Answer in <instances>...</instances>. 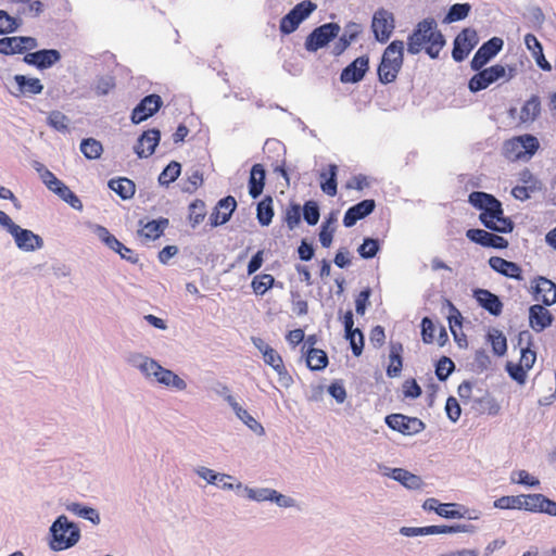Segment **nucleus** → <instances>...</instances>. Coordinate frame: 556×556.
<instances>
[{
	"mask_svg": "<svg viewBox=\"0 0 556 556\" xmlns=\"http://www.w3.org/2000/svg\"><path fill=\"white\" fill-rule=\"evenodd\" d=\"M468 202L480 211L479 220L486 229L497 233L513 230V222L503 215L502 203L494 195L475 191L468 195Z\"/></svg>",
	"mask_w": 556,
	"mask_h": 556,
	"instance_id": "obj_1",
	"label": "nucleus"
},
{
	"mask_svg": "<svg viewBox=\"0 0 556 556\" xmlns=\"http://www.w3.org/2000/svg\"><path fill=\"white\" fill-rule=\"evenodd\" d=\"M444 47V38L438 29V24L433 18H426L417 23L415 30L408 35L407 52L418 54L425 51L428 58L434 60Z\"/></svg>",
	"mask_w": 556,
	"mask_h": 556,
	"instance_id": "obj_2",
	"label": "nucleus"
},
{
	"mask_svg": "<svg viewBox=\"0 0 556 556\" xmlns=\"http://www.w3.org/2000/svg\"><path fill=\"white\" fill-rule=\"evenodd\" d=\"M403 65V41L393 40L386 50L378 65L379 83L387 85L394 83Z\"/></svg>",
	"mask_w": 556,
	"mask_h": 556,
	"instance_id": "obj_3",
	"label": "nucleus"
},
{
	"mask_svg": "<svg viewBox=\"0 0 556 556\" xmlns=\"http://www.w3.org/2000/svg\"><path fill=\"white\" fill-rule=\"evenodd\" d=\"M539 140L532 135H519L507 139L502 147V154L508 161L529 160L539 150Z\"/></svg>",
	"mask_w": 556,
	"mask_h": 556,
	"instance_id": "obj_4",
	"label": "nucleus"
},
{
	"mask_svg": "<svg viewBox=\"0 0 556 556\" xmlns=\"http://www.w3.org/2000/svg\"><path fill=\"white\" fill-rule=\"evenodd\" d=\"M50 548L63 551L76 544L79 540V529L74 522H70L67 517L60 516L50 527Z\"/></svg>",
	"mask_w": 556,
	"mask_h": 556,
	"instance_id": "obj_5",
	"label": "nucleus"
},
{
	"mask_svg": "<svg viewBox=\"0 0 556 556\" xmlns=\"http://www.w3.org/2000/svg\"><path fill=\"white\" fill-rule=\"evenodd\" d=\"M139 369H141L142 374L146 376L154 377L156 382L167 388H174L178 391H184L187 388V383L182 378L174 374L172 370L163 368L151 358L142 361L141 365H139Z\"/></svg>",
	"mask_w": 556,
	"mask_h": 556,
	"instance_id": "obj_6",
	"label": "nucleus"
},
{
	"mask_svg": "<svg viewBox=\"0 0 556 556\" xmlns=\"http://www.w3.org/2000/svg\"><path fill=\"white\" fill-rule=\"evenodd\" d=\"M475 71L478 73L472 75L470 80H468V89H470L472 93L485 90L493 83H497L501 79L505 81L509 79V77H506V70L502 64Z\"/></svg>",
	"mask_w": 556,
	"mask_h": 556,
	"instance_id": "obj_7",
	"label": "nucleus"
},
{
	"mask_svg": "<svg viewBox=\"0 0 556 556\" xmlns=\"http://www.w3.org/2000/svg\"><path fill=\"white\" fill-rule=\"evenodd\" d=\"M339 30L340 27L337 23H327L315 28V30L307 36V39H305V49L311 52H316L334 39Z\"/></svg>",
	"mask_w": 556,
	"mask_h": 556,
	"instance_id": "obj_8",
	"label": "nucleus"
},
{
	"mask_svg": "<svg viewBox=\"0 0 556 556\" xmlns=\"http://www.w3.org/2000/svg\"><path fill=\"white\" fill-rule=\"evenodd\" d=\"M479 43V36L475 29L465 28L463 31L457 34L453 42L452 58L456 62H462L471 50Z\"/></svg>",
	"mask_w": 556,
	"mask_h": 556,
	"instance_id": "obj_9",
	"label": "nucleus"
},
{
	"mask_svg": "<svg viewBox=\"0 0 556 556\" xmlns=\"http://www.w3.org/2000/svg\"><path fill=\"white\" fill-rule=\"evenodd\" d=\"M386 425L404 435L417 434L425 429L422 420L403 414H391L387 416Z\"/></svg>",
	"mask_w": 556,
	"mask_h": 556,
	"instance_id": "obj_10",
	"label": "nucleus"
},
{
	"mask_svg": "<svg viewBox=\"0 0 556 556\" xmlns=\"http://www.w3.org/2000/svg\"><path fill=\"white\" fill-rule=\"evenodd\" d=\"M503 47V40L500 37H493L486 42L482 43L478 51H476L475 56L471 59V70L480 71L493 59L498 52H501Z\"/></svg>",
	"mask_w": 556,
	"mask_h": 556,
	"instance_id": "obj_11",
	"label": "nucleus"
},
{
	"mask_svg": "<svg viewBox=\"0 0 556 556\" xmlns=\"http://www.w3.org/2000/svg\"><path fill=\"white\" fill-rule=\"evenodd\" d=\"M38 46L33 37H4L0 39V54H23L35 49Z\"/></svg>",
	"mask_w": 556,
	"mask_h": 556,
	"instance_id": "obj_12",
	"label": "nucleus"
},
{
	"mask_svg": "<svg viewBox=\"0 0 556 556\" xmlns=\"http://www.w3.org/2000/svg\"><path fill=\"white\" fill-rule=\"evenodd\" d=\"M162 100L159 94L153 93L142 98V100L139 101L137 106H135L134 111H131V123L140 124L147 121L160 110Z\"/></svg>",
	"mask_w": 556,
	"mask_h": 556,
	"instance_id": "obj_13",
	"label": "nucleus"
},
{
	"mask_svg": "<svg viewBox=\"0 0 556 556\" xmlns=\"http://www.w3.org/2000/svg\"><path fill=\"white\" fill-rule=\"evenodd\" d=\"M371 28H374L376 40L380 43H386L394 30V18L392 14L383 9L376 11L374 21H371Z\"/></svg>",
	"mask_w": 556,
	"mask_h": 556,
	"instance_id": "obj_14",
	"label": "nucleus"
},
{
	"mask_svg": "<svg viewBox=\"0 0 556 556\" xmlns=\"http://www.w3.org/2000/svg\"><path fill=\"white\" fill-rule=\"evenodd\" d=\"M97 236L100 238L101 242L105 244L109 249L115 251V253L119 254L123 260L136 264L138 262V256L135 252L123 244L116 237H114L109 229L103 226L97 227Z\"/></svg>",
	"mask_w": 556,
	"mask_h": 556,
	"instance_id": "obj_15",
	"label": "nucleus"
},
{
	"mask_svg": "<svg viewBox=\"0 0 556 556\" xmlns=\"http://www.w3.org/2000/svg\"><path fill=\"white\" fill-rule=\"evenodd\" d=\"M468 240L483 247V248H491V249H506L507 248V240L498 235L491 233L486 230L482 229H469L467 230Z\"/></svg>",
	"mask_w": 556,
	"mask_h": 556,
	"instance_id": "obj_16",
	"label": "nucleus"
},
{
	"mask_svg": "<svg viewBox=\"0 0 556 556\" xmlns=\"http://www.w3.org/2000/svg\"><path fill=\"white\" fill-rule=\"evenodd\" d=\"M533 290L534 301L542 302L545 306H551L556 302V286L552 280L543 276L536 277Z\"/></svg>",
	"mask_w": 556,
	"mask_h": 556,
	"instance_id": "obj_17",
	"label": "nucleus"
},
{
	"mask_svg": "<svg viewBox=\"0 0 556 556\" xmlns=\"http://www.w3.org/2000/svg\"><path fill=\"white\" fill-rule=\"evenodd\" d=\"M375 200H363L345 211L344 218H342V224H344L345 227H352L357 222L370 215L375 211Z\"/></svg>",
	"mask_w": 556,
	"mask_h": 556,
	"instance_id": "obj_18",
	"label": "nucleus"
},
{
	"mask_svg": "<svg viewBox=\"0 0 556 556\" xmlns=\"http://www.w3.org/2000/svg\"><path fill=\"white\" fill-rule=\"evenodd\" d=\"M342 323H344L345 338L350 342L353 355L361 356L362 351H364V334L358 328L353 327V313L351 311H346Z\"/></svg>",
	"mask_w": 556,
	"mask_h": 556,
	"instance_id": "obj_19",
	"label": "nucleus"
},
{
	"mask_svg": "<svg viewBox=\"0 0 556 556\" xmlns=\"http://www.w3.org/2000/svg\"><path fill=\"white\" fill-rule=\"evenodd\" d=\"M9 233L15 240L16 247L23 251L33 252L42 248V239L28 229H13Z\"/></svg>",
	"mask_w": 556,
	"mask_h": 556,
	"instance_id": "obj_20",
	"label": "nucleus"
},
{
	"mask_svg": "<svg viewBox=\"0 0 556 556\" xmlns=\"http://www.w3.org/2000/svg\"><path fill=\"white\" fill-rule=\"evenodd\" d=\"M235 210L236 200L233 197L227 195L220 199L211 214V226L218 227L228 223V219L231 217Z\"/></svg>",
	"mask_w": 556,
	"mask_h": 556,
	"instance_id": "obj_21",
	"label": "nucleus"
},
{
	"mask_svg": "<svg viewBox=\"0 0 556 556\" xmlns=\"http://www.w3.org/2000/svg\"><path fill=\"white\" fill-rule=\"evenodd\" d=\"M368 71V56L362 55L359 58L354 59L353 62L349 64L341 72V81L344 84H356L361 81L365 73Z\"/></svg>",
	"mask_w": 556,
	"mask_h": 556,
	"instance_id": "obj_22",
	"label": "nucleus"
},
{
	"mask_svg": "<svg viewBox=\"0 0 556 556\" xmlns=\"http://www.w3.org/2000/svg\"><path fill=\"white\" fill-rule=\"evenodd\" d=\"M60 59V52L54 49L39 50L26 53V55H24V62L41 70L52 66L53 64L59 62Z\"/></svg>",
	"mask_w": 556,
	"mask_h": 556,
	"instance_id": "obj_23",
	"label": "nucleus"
},
{
	"mask_svg": "<svg viewBox=\"0 0 556 556\" xmlns=\"http://www.w3.org/2000/svg\"><path fill=\"white\" fill-rule=\"evenodd\" d=\"M161 132L157 129H148L142 132L138 138L137 146H135V153L138 157H148L153 154L157 143H160Z\"/></svg>",
	"mask_w": 556,
	"mask_h": 556,
	"instance_id": "obj_24",
	"label": "nucleus"
},
{
	"mask_svg": "<svg viewBox=\"0 0 556 556\" xmlns=\"http://www.w3.org/2000/svg\"><path fill=\"white\" fill-rule=\"evenodd\" d=\"M517 344L520 346V359L517 366L532 368L535 363V351L532 349V336L529 331H520L517 337Z\"/></svg>",
	"mask_w": 556,
	"mask_h": 556,
	"instance_id": "obj_25",
	"label": "nucleus"
},
{
	"mask_svg": "<svg viewBox=\"0 0 556 556\" xmlns=\"http://www.w3.org/2000/svg\"><path fill=\"white\" fill-rule=\"evenodd\" d=\"M491 269L501 274L504 277L511 278L515 280H522L521 268L517 263L507 261L500 256H491L489 260Z\"/></svg>",
	"mask_w": 556,
	"mask_h": 556,
	"instance_id": "obj_26",
	"label": "nucleus"
},
{
	"mask_svg": "<svg viewBox=\"0 0 556 556\" xmlns=\"http://www.w3.org/2000/svg\"><path fill=\"white\" fill-rule=\"evenodd\" d=\"M553 314L543 305L533 304L530 307V327L534 332H541L553 325Z\"/></svg>",
	"mask_w": 556,
	"mask_h": 556,
	"instance_id": "obj_27",
	"label": "nucleus"
},
{
	"mask_svg": "<svg viewBox=\"0 0 556 556\" xmlns=\"http://www.w3.org/2000/svg\"><path fill=\"white\" fill-rule=\"evenodd\" d=\"M476 301L479 302L480 306L491 313L493 316H500L502 313V302L497 295L493 294L486 289H478L475 292Z\"/></svg>",
	"mask_w": 556,
	"mask_h": 556,
	"instance_id": "obj_28",
	"label": "nucleus"
},
{
	"mask_svg": "<svg viewBox=\"0 0 556 556\" xmlns=\"http://www.w3.org/2000/svg\"><path fill=\"white\" fill-rule=\"evenodd\" d=\"M338 175V166L336 164L328 165L326 170L319 174V186L324 193L336 197L338 193V182L336 176Z\"/></svg>",
	"mask_w": 556,
	"mask_h": 556,
	"instance_id": "obj_29",
	"label": "nucleus"
},
{
	"mask_svg": "<svg viewBox=\"0 0 556 556\" xmlns=\"http://www.w3.org/2000/svg\"><path fill=\"white\" fill-rule=\"evenodd\" d=\"M542 111L539 96H531L529 100L523 103L519 111L520 124H532L539 117Z\"/></svg>",
	"mask_w": 556,
	"mask_h": 556,
	"instance_id": "obj_30",
	"label": "nucleus"
},
{
	"mask_svg": "<svg viewBox=\"0 0 556 556\" xmlns=\"http://www.w3.org/2000/svg\"><path fill=\"white\" fill-rule=\"evenodd\" d=\"M264 181H265V169L264 166L256 163L250 169L249 177V194L253 199H256L261 195L262 191H264Z\"/></svg>",
	"mask_w": 556,
	"mask_h": 556,
	"instance_id": "obj_31",
	"label": "nucleus"
},
{
	"mask_svg": "<svg viewBox=\"0 0 556 556\" xmlns=\"http://www.w3.org/2000/svg\"><path fill=\"white\" fill-rule=\"evenodd\" d=\"M403 346L400 342H390L389 366H387V377L395 378L402 371Z\"/></svg>",
	"mask_w": 556,
	"mask_h": 556,
	"instance_id": "obj_32",
	"label": "nucleus"
},
{
	"mask_svg": "<svg viewBox=\"0 0 556 556\" xmlns=\"http://www.w3.org/2000/svg\"><path fill=\"white\" fill-rule=\"evenodd\" d=\"M305 354V362H307L308 369L313 371H321L328 365V356L324 350H319L316 348H308L306 350H302Z\"/></svg>",
	"mask_w": 556,
	"mask_h": 556,
	"instance_id": "obj_33",
	"label": "nucleus"
},
{
	"mask_svg": "<svg viewBox=\"0 0 556 556\" xmlns=\"http://www.w3.org/2000/svg\"><path fill=\"white\" fill-rule=\"evenodd\" d=\"M109 188L123 200H129L135 195V182L126 177L109 180Z\"/></svg>",
	"mask_w": 556,
	"mask_h": 556,
	"instance_id": "obj_34",
	"label": "nucleus"
},
{
	"mask_svg": "<svg viewBox=\"0 0 556 556\" xmlns=\"http://www.w3.org/2000/svg\"><path fill=\"white\" fill-rule=\"evenodd\" d=\"M391 478L401 482L403 486L409 490H419L421 488L420 477L402 468H394L391 471Z\"/></svg>",
	"mask_w": 556,
	"mask_h": 556,
	"instance_id": "obj_35",
	"label": "nucleus"
},
{
	"mask_svg": "<svg viewBox=\"0 0 556 556\" xmlns=\"http://www.w3.org/2000/svg\"><path fill=\"white\" fill-rule=\"evenodd\" d=\"M167 226L168 219L166 218H161L159 220H150L142 225L141 230H139V233H141V236L150 240H156L164 233V230Z\"/></svg>",
	"mask_w": 556,
	"mask_h": 556,
	"instance_id": "obj_36",
	"label": "nucleus"
},
{
	"mask_svg": "<svg viewBox=\"0 0 556 556\" xmlns=\"http://www.w3.org/2000/svg\"><path fill=\"white\" fill-rule=\"evenodd\" d=\"M15 83L18 85L20 94H39L42 85L38 78H26L24 75H15Z\"/></svg>",
	"mask_w": 556,
	"mask_h": 556,
	"instance_id": "obj_37",
	"label": "nucleus"
},
{
	"mask_svg": "<svg viewBox=\"0 0 556 556\" xmlns=\"http://www.w3.org/2000/svg\"><path fill=\"white\" fill-rule=\"evenodd\" d=\"M274 286L275 277L271 274H257L253 276L252 283H250L255 295H264Z\"/></svg>",
	"mask_w": 556,
	"mask_h": 556,
	"instance_id": "obj_38",
	"label": "nucleus"
},
{
	"mask_svg": "<svg viewBox=\"0 0 556 556\" xmlns=\"http://www.w3.org/2000/svg\"><path fill=\"white\" fill-rule=\"evenodd\" d=\"M273 200L270 197H267L263 200H261L260 203H257L256 207V218L257 223L262 226H268L271 223L273 216L275 213L273 212Z\"/></svg>",
	"mask_w": 556,
	"mask_h": 556,
	"instance_id": "obj_39",
	"label": "nucleus"
},
{
	"mask_svg": "<svg viewBox=\"0 0 556 556\" xmlns=\"http://www.w3.org/2000/svg\"><path fill=\"white\" fill-rule=\"evenodd\" d=\"M489 342L494 355L503 356L506 353V338L500 329L493 328L489 331Z\"/></svg>",
	"mask_w": 556,
	"mask_h": 556,
	"instance_id": "obj_40",
	"label": "nucleus"
},
{
	"mask_svg": "<svg viewBox=\"0 0 556 556\" xmlns=\"http://www.w3.org/2000/svg\"><path fill=\"white\" fill-rule=\"evenodd\" d=\"M264 363L271 367L279 377L287 376V369L285 368L282 357L276 350L265 351L263 353Z\"/></svg>",
	"mask_w": 556,
	"mask_h": 556,
	"instance_id": "obj_41",
	"label": "nucleus"
},
{
	"mask_svg": "<svg viewBox=\"0 0 556 556\" xmlns=\"http://www.w3.org/2000/svg\"><path fill=\"white\" fill-rule=\"evenodd\" d=\"M79 150H81L83 155L88 160H98L102 154L101 142L93 138L83 140Z\"/></svg>",
	"mask_w": 556,
	"mask_h": 556,
	"instance_id": "obj_42",
	"label": "nucleus"
},
{
	"mask_svg": "<svg viewBox=\"0 0 556 556\" xmlns=\"http://www.w3.org/2000/svg\"><path fill=\"white\" fill-rule=\"evenodd\" d=\"M205 203L200 200L195 199L192 203L189 205V223L192 225V227L198 226L203 222L205 218Z\"/></svg>",
	"mask_w": 556,
	"mask_h": 556,
	"instance_id": "obj_43",
	"label": "nucleus"
},
{
	"mask_svg": "<svg viewBox=\"0 0 556 556\" xmlns=\"http://www.w3.org/2000/svg\"><path fill=\"white\" fill-rule=\"evenodd\" d=\"M180 174V164L176 161H172L165 166L163 172H161L159 181L161 186H169L176 178L179 177Z\"/></svg>",
	"mask_w": 556,
	"mask_h": 556,
	"instance_id": "obj_44",
	"label": "nucleus"
},
{
	"mask_svg": "<svg viewBox=\"0 0 556 556\" xmlns=\"http://www.w3.org/2000/svg\"><path fill=\"white\" fill-rule=\"evenodd\" d=\"M50 191L56 193V195H59L60 199L63 200L64 202L68 203V205H71L72 208L83 210V203L80 202L79 198H77L75 192L70 190L67 186L56 187Z\"/></svg>",
	"mask_w": 556,
	"mask_h": 556,
	"instance_id": "obj_45",
	"label": "nucleus"
},
{
	"mask_svg": "<svg viewBox=\"0 0 556 556\" xmlns=\"http://www.w3.org/2000/svg\"><path fill=\"white\" fill-rule=\"evenodd\" d=\"M68 510L72 511V514L85 519L89 520L90 522L98 525L99 523V515L97 509L92 507H85L80 504H72L68 506Z\"/></svg>",
	"mask_w": 556,
	"mask_h": 556,
	"instance_id": "obj_46",
	"label": "nucleus"
},
{
	"mask_svg": "<svg viewBox=\"0 0 556 556\" xmlns=\"http://www.w3.org/2000/svg\"><path fill=\"white\" fill-rule=\"evenodd\" d=\"M68 117L61 111H53L49 113L48 125L49 127L60 131L67 132L68 130Z\"/></svg>",
	"mask_w": 556,
	"mask_h": 556,
	"instance_id": "obj_47",
	"label": "nucleus"
},
{
	"mask_svg": "<svg viewBox=\"0 0 556 556\" xmlns=\"http://www.w3.org/2000/svg\"><path fill=\"white\" fill-rule=\"evenodd\" d=\"M494 508L502 510H520L521 509V494L502 496L494 501Z\"/></svg>",
	"mask_w": 556,
	"mask_h": 556,
	"instance_id": "obj_48",
	"label": "nucleus"
},
{
	"mask_svg": "<svg viewBox=\"0 0 556 556\" xmlns=\"http://www.w3.org/2000/svg\"><path fill=\"white\" fill-rule=\"evenodd\" d=\"M379 240L365 238L363 244L357 248V253H359V256L364 260H371L379 252Z\"/></svg>",
	"mask_w": 556,
	"mask_h": 556,
	"instance_id": "obj_49",
	"label": "nucleus"
},
{
	"mask_svg": "<svg viewBox=\"0 0 556 556\" xmlns=\"http://www.w3.org/2000/svg\"><path fill=\"white\" fill-rule=\"evenodd\" d=\"M469 10H471V7L467 3L454 4L450 7L448 13H446L445 18H443V22L454 23L457 21H462L468 16Z\"/></svg>",
	"mask_w": 556,
	"mask_h": 556,
	"instance_id": "obj_50",
	"label": "nucleus"
},
{
	"mask_svg": "<svg viewBox=\"0 0 556 556\" xmlns=\"http://www.w3.org/2000/svg\"><path fill=\"white\" fill-rule=\"evenodd\" d=\"M314 10H316V4H314L312 1L305 0L294 5L293 9L287 13V15L305 20L308 17V15L312 14Z\"/></svg>",
	"mask_w": 556,
	"mask_h": 556,
	"instance_id": "obj_51",
	"label": "nucleus"
},
{
	"mask_svg": "<svg viewBox=\"0 0 556 556\" xmlns=\"http://www.w3.org/2000/svg\"><path fill=\"white\" fill-rule=\"evenodd\" d=\"M520 187L528 189L542 190V182L532 174L528 168L522 169L519 173V185Z\"/></svg>",
	"mask_w": 556,
	"mask_h": 556,
	"instance_id": "obj_52",
	"label": "nucleus"
},
{
	"mask_svg": "<svg viewBox=\"0 0 556 556\" xmlns=\"http://www.w3.org/2000/svg\"><path fill=\"white\" fill-rule=\"evenodd\" d=\"M548 500L549 498L546 497L542 493L522 494V509H520V510H527V511L535 510L536 505H539L540 503H544Z\"/></svg>",
	"mask_w": 556,
	"mask_h": 556,
	"instance_id": "obj_53",
	"label": "nucleus"
},
{
	"mask_svg": "<svg viewBox=\"0 0 556 556\" xmlns=\"http://www.w3.org/2000/svg\"><path fill=\"white\" fill-rule=\"evenodd\" d=\"M511 482L516 484H523L530 488H538L540 484L539 479L530 476L526 470H518L513 472Z\"/></svg>",
	"mask_w": 556,
	"mask_h": 556,
	"instance_id": "obj_54",
	"label": "nucleus"
},
{
	"mask_svg": "<svg viewBox=\"0 0 556 556\" xmlns=\"http://www.w3.org/2000/svg\"><path fill=\"white\" fill-rule=\"evenodd\" d=\"M303 21L305 20L286 14L279 22V31L283 35L292 34Z\"/></svg>",
	"mask_w": 556,
	"mask_h": 556,
	"instance_id": "obj_55",
	"label": "nucleus"
},
{
	"mask_svg": "<svg viewBox=\"0 0 556 556\" xmlns=\"http://www.w3.org/2000/svg\"><path fill=\"white\" fill-rule=\"evenodd\" d=\"M454 370V363L450 357L442 356L437 364V377L439 381H444Z\"/></svg>",
	"mask_w": 556,
	"mask_h": 556,
	"instance_id": "obj_56",
	"label": "nucleus"
},
{
	"mask_svg": "<svg viewBox=\"0 0 556 556\" xmlns=\"http://www.w3.org/2000/svg\"><path fill=\"white\" fill-rule=\"evenodd\" d=\"M302 213H304L305 223L308 225H315L319 220V207L313 201H308L304 204Z\"/></svg>",
	"mask_w": 556,
	"mask_h": 556,
	"instance_id": "obj_57",
	"label": "nucleus"
},
{
	"mask_svg": "<svg viewBox=\"0 0 556 556\" xmlns=\"http://www.w3.org/2000/svg\"><path fill=\"white\" fill-rule=\"evenodd\" d=\"M17 28L16 20L5 11H0V35L11 34Z\"/></svg>",
	"mask_w": 556,
	"mask_h": 556,
	"instance_id": "obj_58",
	"label": "nucleus"
},
{
	"mask_svg": "<svg viewBox=\"0 0 556 556\" xmlns=\"http://www.w3.org/2000/svg\"><path fill=\"white\" fill-rule=\"evenodd\" d=\"M420 328H422V331H420V334H422V341L426 344H431L434 342V332H435V326L431 321L430 318L424 317L422 321H420Z\"/></svg>",
	"mask_w": 556,
	"mask_h": 556,
	"instance_id": "obj_59",
	"label": "nucleus"
},
{
	"mask_svg": "<svg viewBox=\"0 0 556 556\" xmlns=\"http://www.w3.org/2000/svg\"><path fill=\"white\" fill-rule=\"evenodd\" d=\"M287 223V227L289 229H293L301 223V206L300 205H290V207L286 211V217H283Z\"/></svg>",
	"mask_w": 556,
	"mask_h": 556,
	"instance_id": "obj_60",
	"label": "nucleus"
},
{
	"mask_svg": "<svg viewBox=\"0 0 556 556\" xmlns=\"http://www.w3.org/2000/svg\"><path fill=\"white\" fill-rule=\"evenodd\" d=\"M530 369L531 368H527L521 365H513L510 363L506 365V370H508L509 377L520 384L527 380V371Z\"/></svg>",
	"mask_w": 556,
	"mask_h": 556,
	"instance_id": "obj_61",
	"label": "nucleus"
},
{
	"mask_svg": "<svg viewBox=\"0 0 556 556\" xmlns=\"http://www.w3.org/2000/svg\"><path fill=\"white\" fill-rule=\"evenodd\" d=\"M114 88V78L111 76L100 77L96 84V94L98 97L106 96Z\"/></svg>",
	"mask_w": 556,
	"mask_h": 556,
	"instance_id": "obj_62",
	"label": "nucleus"
},
{
	"mask_svg": "<svg viewBox=\"0 0 556 556\" xmlns=\"http://www.w3.org/2000/svg\"><path fill=\"white\" fill-rule=\"evenodd\" d=\"M445 412L448 419L455 422L460 418V405L454 396H450L445 402Z\"/></svg>",
	"mask_w": 556,
	"mask_h": 556,
	"instance_id": "obj_63",
	"label": "nucleus"
},
{
	"mask_svg": "<svg viewBox=\"0 0 556 556\" xmlns=\"http://www.w3.org/2000/svg\"><path fill=\"white\" fill-rule=\"evenodd\" d=\"M334 233V228L331 226V222H327L320 226L319 231V242L320 245L328 249L331 247L332 235Z\"/></svg>",
	"mask_w": 556,
	"mask_h": 556,
	"instance_id": "obj_64",
	"label": "nucleus"
}]
</instances>
